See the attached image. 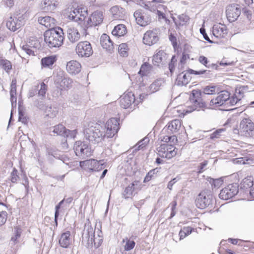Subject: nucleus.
I'll return each instance as SVG.
<instances>
[{"mask_svg": "<svg viewBox=\"0 0 254 254\" xmlns=\"http://www.w3.org/2000/svg\"><path fill=\"white\" fill-rule=\"evenodd\" d=\"M64 39L63 29L59 27L51 28L44 33V41L49 48H59Z\"/></svg>", "mask_w": 254, "mask_h": 254, "instance_id": "1", "label": "nucleus"}, {"mask_svg": "<svg viewBox=\"0 0 254 254\" xmlns=\"http://www.w3.org/2000/svg\"><path fill=\"white\" fill-rule=\"evenodd\" d=\"M84 133L86 138L93 143L100 142L105 138L104 128L97 123H89Z\"/></svg>", "mask_w": 254, "mask_h": 254, "instance_id": "2", "label": "nucleus"}, {"mask_svg": "<svg viewBox=\"0 0 254 254\" xmlns=\"http://www.w3.org/2000/svg\"><path fill=\"white\" fill-rule=\"evenodd\" d=\"M190 106L188 107L186 112L190 113L193 111H204L207 107L206 103L202 99V95L200 90H193L190 97Z\"/></svg>", "mask_w": 254, "mask_h": 254, "instance_id": "3", "label": "nucleus"}, {"mask_svg": "<svg viewBox=\"0 0 254 254\" xmlns=\"http://www.w3.org/2000/svg\"><path fill=\"white\" fill-rule=\"evenodd\" d=\"M215 202V198L212 192L208 190L200 192L195 199L196 206L200 209L212 208Z\"/></svg>", "mask_w": 254, "mask_h": 254, "instance_id": "4", "label": "nucleus"}, {"mask_svg": "<svg viewBox=\"0 0 254 254\" xmlns=\"http://www.w3.org/2000/svg\"><path fill=\"white\" fill-rule=\"evenodd\" d=\"M254 124L249 119H244L240 123L239 128H234L233 132L235 134L252 137L254 135Z\"/></svg>", "mask_w": 254, "mask_h": 254, "instance_id": "5", "label": "nucleus"}, {"mask_svg": "<svg viewBox=\"0 0 254 254\" xmlns=\"http://www.w3.org/2000/svg\"><path fill=\"white\" fill-rule=\"evenodd\" d=\"M54 82L57 88L63 90L71 87L73 81L71 79L65 76L63 71H59L54 76Z\"/></svg>", "mask_w": 254, "mask_h": 254, "instance_id": "6", "label": "nucleus"}, {"mask_svg": "<svg viewBox=\"0 0 254 254\" xmlns=\"http://www.w3.org/2000/svg\"><path fill=\"white\" fill-rule=\"evenodd\" d=\"M94 237L95 230L89 222L84 225L82 235V242L83 244L85 243V246L87 248H91L93 247V240Z\"/></svg>", "mask_w": 254, "mask_h": 254, "instance_id": "7", "label": "nucleus"}, {"mask_svg": "<svg viewBox=\"0 0 254 254\" xmlns=\"http://www.w3.org/2000/svg\"><path fill=\"white\" fill-rule=\"evenodd\" d=\"M74 152L81 159L91 156L93 151L88 144L80 141L76 142L74 146Z\"/></svg>", "mask_w": 254, "mask_h": 254, "instance_id": "8", "label": "nucleus"}, {"mask_svg": "<svg viewBox=\"0 0 254 254\" xmlns=\"http://www.w3.org/2000/svg\"><path fill=\"white\" fill-rule=\"evenodd\" d=\"M75 50L77 55L81 58H88L93 53L91 44L87 41L79 42Z\"/></svg>", "mask_w": 254, "mask_h": 254, "instance_id": "9", "label": "nucleus"}, {"mask_svg": "<svg viewBox=\"0 0 254 254\" xmlns=\"http://www.w3.org/2000/svg\"><path fill=\"white\" fill-rule=\"evenodd\" d=\"M103 127L104 128L105 137H113L119 129V120L114 118L109 119Z\"/></svg>", "mask_w": 254, "mask_h": 254, "instance_id": "10", "label": "nucleus"}, {"mask_svg": "<svg viewBox=\"0 0 254 254\" xmlns=\"http://www.w3.org/2000/svg\"><path fill=\"white\" fill-rule=\"evenodd\" d=\"M158 155L162 158L170 159L175 156L177 150L173 145L167 143L162 144L158 148Z\"/></svg>", "mask_w": 254, "mask_h": 254, "instance_id": "11", "label": "nucleus"}, {"mask_svg": "<svg viewBox=\"0 0 254 254\" xmlns=\"http://www.w3.org/2000/svg\"><path fill=\"white\" fill-rule=\"evenodd\" d=\"M103 15L102 11L96 10L93 12L87 18L86 21H84L85 28H88L92 26H96L102 23Z\"/></svg>", "mask_w": 254, "mask_h": 254, "instance_id": "12", "label": "nucleus"}, {"mask_svg": "<svg viewBox=\"0 0 254 254\" xmlns=\"http://www.w3.org/2000/svg\"><path fill=\"white\" fill-rule=\"evenodd\" d=\"M133 16L137 23L141 26H145L148 25L152 20L151 12L148 11L136 10L134 12Z\"/></svg>", "mask_w": 254, "mask_h": 254, "instance_id": "13", "label": "nucleus"}, {"mask_svg": "<svg viewBox=\"0 0 254 254\" xmlns=\"http://www.w3.org/2000/svg\"><path fill=\"white\" fill-rule=\"evenodd\" d=\"M238 191V186L237 184H229L221 190L219 197L222 199L228 200L236 195Z\"/></svg>", "mask_w": 254, "mask_h": 254, "instance_id": "14", "label": "nucleus"}, {"mask_svg": "<svg viewBox=\"0 0 254 254\" xmlns=\"http://www.w3.org/2000/svg\"><path fill=\"white\" fill-rule=\"evenodd\" d=\"M25 23L24 17L23 15L18 17H10L6 22V27L11 31H15L20 28Z\"/></svg>", "mask_w": 254, "mask_h": 254, "instance_id": "15", "label": "nucleus"}, {"mask_svg": "<svg viewBox=\"0 0 254 254\" xmlns=\"http://www.w3.org/2000/svg\"><path fill=\"white\" fill-rule=\"evenodd\" d=\"M226 14L229 22H234L240 15V8L238 4H232L229 5L227 7Z\"/></svg>", "mask_w": 254, "mask_h": 254, "instance_id": "16", "label": "nucleus"}, {"mask_svg": "<svg viewBox=\"0 0 254 254\" xmlns=\"http://www.w3.org/2000/svg\"><path fill=\"white\" fill-rule=\"evenodd\" d=\"M230 93L226 90L218 93L217 96L211 100L210 105H215L217 107L223 105H227L228 100L229 99Z\"/></svg>", "mask_w": 254, "mask_h": 254, "instance_id": "17", "label": "nucleus"}, {"mask_svg": "<svg viewBox=\"0 0 254 254\" xmlns=\"http://www.w3.org/2000/svg\"><path fill=\"white\" fill-rule=\"evenodd\" d=\"M195 75V70L189 69L180 73L177 78L176 81L178 85L183 86L188 84L191 79V74Z\"/></svg>", "mask_w": 254, "mask_h": 254, "instance_id": "18", "label": "nucleus"}, {"mask_svg": "<svg viewBox=\"0 0 254 254\" xmlns=\"http://www.w3.org/2000/svg\"><path fill=\"white\" fill-rule=\"evenodd\" d=\"M158 32L157 29L146 32L143 38V43L149 46L156 43L159 40Z\"/></svg>", "mask_w": 254, "mask_h": 254, "instance_id": "19", "label": "nucleus"}, {"mask_svg": "<svg viewBox=\"0 0 254 254\" xmlns=\"http://www.w3.org/2000/svg\"><path fill=\"white\" fill-rule=\"evenodd\" d=\"M181 127L179 120H174L169 122L162 129V134H173L178 132Z\"/></svg>", "mask_w": 254, "mask_h": 254, "instance_id": "20", "label": "nucleus"}, {"mask_svg": "<svg viewBox=\"0 0 254 254\" xmlns=\"http://www.w3.org/2000/svg\"><path fill=\"white\" fill-rule=\"evenodd\" d=\"M47 90V85L44 82H42L40 84V86H39V84H37L30 88L28 92V97H32L38 94V96L44 97Z\"/></svg>", "mask_w": 254, "mask_h": 254, "instance_id": "21", "label": "nucleus"}, {"mask_svg": "<svg viewBox=\"0 0 254 254\" xmlns=\"http://www.w3.org/2000/svg\"><path fill=\"white\" fill-rule=\"evenodd\" d=\"M167 58V55L164 51L158 50L153 56L152 62L155 66H159L165 64Z\"/></svg>", "mask_w": 254, "mask_h": 254, "instance_id": "22", "label": "nucleus"}, {"mask_svg": "<svg viewBox=\"0 0 254 254\" xmlns=\"http://www.w3.org/2000/svg\"><path fill=\"white\" fill-rule=\"evenodd\" d=\"M80 166H86L89 170L92 171H98L102 169V164H100L99 162L95 159L86 160L80 162Z\"/></svg>", "mask_w": 254, "mask_h": 254, "instance_id": "23", "label": "nucleus"}, {"mask_svg": "<svg viewBox=\"0 0 254 254\" xmlns=\"http://www.w3.org/2000/svg\"><path fill=\"white\" fill-rule=\"evenodd\" d=\"M135 101L134 94L131 92H128L121 97L120 102V106L124 109L128 108Z\"/></svg>", "mask_w": 254, "mask_h": 254, "instance_id": "24", "label": "nucleus"}, {"mask_svg": "<svg viewBox=\"0 0 254 254\" xmlns=\"http://www.w3.org/2000/svg\"><path fill=\"white\" fill-rule=\"evenodd\" d=\"M164 2L163 0H152L149 1L148 3L146 4L145 6L150 12H155L159 9H163L165 11L167 7L161 4Z\"/></svg>", "mask_w": 254, "mask_h": 254, "instance_id": "25", "label": "nucleus"}, {"mask_svg": "<svg viewBox=\"0 0 254 254\" xmlns=\"http://www.w3.org/2000/svg\"><path fill=\"white\" fill-rule=\"evenodd\" d=\"M165 83V80L163 78H159L155 80L149 86L147 92L151 94L158 91L161 89Z\"/></svg>", "mask_w": 254, "mask_h": 254, "instance_id": "26", "label": "nucleus"}, {"mask_svg": "<svg viewBox=\"0 0 254 254\" xmlns=\"http://www.w3.org/2000/svg\"><path fill=\"white\" fill-rule=\"evenodd\" d=\"M80 64L76 61H71L67 62L66 69L69 74L75 75L79 73L81 70Z\"/></svg>", "mask_w": 254, "mask_h": 254, "instance_id": "27", "label": "nucleus"}, {"mask_svg": "<svg viewBox=\"0 0 254 254\" xmlns=\"http://www.w3.org/2000/svg\"><path fill=\"white\" fill-rule=\"evenodd\" d=\"M139 189V182L134 181L126 188L123 193V197L126 199L128 198L133 194L134 191Z\"/></svg>", "mask_w": 254, "mask_h": 254, "instance_id": "28", "label": "nucleus"}, {"mask_svg": "<svg viewBox=\"0 0 254 254\" xmlns=\"http://www.w3.org/2000/svg\"><path fill=\"white\" fill-rule=\"evenodd\" d=\"M67 36L69 41L74 43L80 39V34L77 29L73 27L68 26L67 29Z\"/></svg>", "mask_w": 254, "mask_h": 254, "instance_id": "29", "label": "nucleus"}, {"mask_svg": "<svg viewBox=\"0 0 254 254\" xmlns=\"http://www.w3.org/2000/svg\"><path fill=\"white\" fill-rule=\"evenodd\" d=\"M226 26L221 24H215L213 26V35L216 38L223 37L227 34Z\"/></svg>", "mask_w": 254, "mask_h": 254, "instance_id": "30", "label": "nucleus"}, {"mask_svg": "<svg viewBox=\"0 0 254 254\" xmlns=\"http://www.w3.org/2000/svg\"><path fill=\"white\" fill-rule=\"evenodd\" d=\"M100 44L101 46L107 51H110L113 49V43L106 34H103L101 36Z\"/></svg>", "mask_w": 254, "mask_h": 254, "instance_id": "31", "label": "nucleus"}, {"mask_svg": "<svg viewBox=\"0 0 254 254\" xmlns=\"http://www.w3.org/2000/svg\"><path fill=\"white\" fill-rule=\"evenodd\" d=\"M110 12L114 19L116 20L123 18L125 14V10L118 5H115L111 7Z\"/></svg>", "mask_w": 254, "mask_h": 254, "instance_id": "32", "label": "nucleus"}, {"mask_svg": "<svg viewBox=\"0 0 254 254\" xmlns=\"http://www.w3.org/2000/svg\"><path fill=\"white\" fill-rule=\"evenodd\" d=\"M71 242L70 232L66 231L63 233L59 239V243L60 246L64 248H67Z\"/></svg>", "mask_w": 254, "mask_h": 254, "instance_id": "33", "label": "nucleus"}, {"mask_svg": "<svg viewBox=\"0 0 254 254\" xmlns=\"http://www.w3.org/2000/svg\"><path fill=\"white\" fill-rule=\"evenodd\" d=\"M243 185L244 188H251L249 190V194L251 196V198H248V200L252 201L254 199L253 198V189L252 188L254 185V178L252 176H249L245 178L243 181Z\"/></svg>", "mask_w": 254, "mask_h": 254, "instance_id": "34", "label": "nucleus"}, {"mask_svg": "<svg viewBox=\"0 0 254 254\" xmlns=\"http://www.w3.org/2000/svg\"><path fill=\"white\" fill-rule=\"evenodd\" d=\"M38 22L46 27H51L54 26L56 23L55 18L51 16H46L44 17H39L38 20Z\"/></svg>", "mask_w": 254, "mask_h": 254, "instance_id": "35", "label": "nucleus"}, {"mask_svg": "<svg viewBox=\"0 0 254 254\" xmlns=\"http://www.w3.org/2000/svg\"><path fill=\"white\" fill-rule=\"evenodd\" d=\"M127 33L126 26L124 24H118L115 26L112 32L113 35L117 37H121Z\"/></svg>", "mask_w": 254, "mask_h": 254, "instance_id": "36", "label": "nucleus"}, {"mask_svg": "<svg viewBox=\"0 0 254 254\" xmlns=\"http://www.w3.org/2000/svg\"><path fill=\"white\" fill-rule=\"evenodd\" d=\"M56 6L55 0H45L41 4L42 8L47 11L52 12L56 9Z\"/></svg>", "mask_w": 254, "mask_h": 254, "instance_id": "37", "label": "nucleus"}, {"mask_svg": "<svg viewBox=\"0 0 254 254\" xmlns=\"http://www.w3.org/2000/svg\"><path fill=\"white\" fill-rule=\"evenodd\" d=\"M243 95H241V91L239 89L236 90V93L230 97L229 95V99L228 100L227 105L233 106L236 105L241 99Z\"/></svg>", "mask_w": 254, "mask_h": 254, "instance_id": "38", "label": "nucleus"}, {"mask_svg": "<svg viewBox=\"0 0 254 254\" xmlns=\"http://www.w3.org/2000/svg\"><path fill=\"white\" fill-rule=\"evenodd\" d=\"M153 71V66L147 63H145L141 65L138 73L142 76H147Z\"/></svg>", "mask_w": 254, "mask_h": 254, "instance_id": "39", "label": "nucleus"}, {"mask_svg": "<svg viewBox=\"0 0 254 254\" xmlns=\"http://www.w3.org/2000/svg\"><path fill=\"white\" fill-rule=\"evenodd\" d=\"M39 45V43L38 42H35L33 45L32 43L29 42V44L24 45L22 47V50L29 56H33L34 53L31 48H37Z\"/></svg>", "mask_w": 254, "mask_h": 254, "instance_id": "40", "label": "nucleus"}, {"mask_svg": "<svg viewBox=\"0 0 254 254\" xmlns=\"http://www.w3.org/2000/svg\"><path fill=\"white\" fill-rule=\"evenodd\" d=\"M56 61L55 56H49L43 58L41 60V64L44 67H49L52 65Z\"/></svg>", "mask_w": 254, "mask_h": 254, "instance_id": "41", "label": "nucleus"}, {"mask_svg": "<svg viewBox=\"0 0 254 254\" xmlns=\"http://www.w3.org/2000/svg\"><path fill=\"white\" fill-rule=\"evenodd\" d=\"M0 65L7 73H9L12 69V64L11 62L2 57H0Z\"/></svg>", "mask_w": 254, "mask_h": 254, "instance_id": "42", "label": "nucleus"}, {"mask_svg": "<svg viewBox=\"0 0 254 254\" xmlns=\"http://www.w3.org/2000/svg\"><path fill=\"white\" fill-rule=\"evenodd\" d=\"M198 61L208 68H217L218 65L215 64H208V61L207 58L203 56H201L199 57Z\"/></svg>", "mask_w": 254, "mask_h": 254, "instance_id": "43", "label": "nucleus"}, {"mask_svg": "<svg viewBox=\"0 0 254 254\" xmlns=\"http://www.w3.org/2000/svg\"><path fill=\"white\" fill-rule=\"evenodd\" d=\"M97 235L96 237H93V243H94V245L95 248H99L103 242V237H102V231L99 229L98 230L97 232Z\"/></svg>", "mask_w": 254, "mask_h": 254, "instance_id": "44", "label": "nucleus"}, {"mask_svg": "<svg viewBox=\"0 0 254 254\" xmlns=\"http://www.w3.org/2000/svg\"><path fill=\"white\" fill-rule=\"evenodd\" d=\"M79 9L78 8H74L73 10L71 11L68 15L69 19L74 21H82V18L79 16Z\"/></svg>", "mask_w": 254, "mask_h": 254, "instance_id": "45", "label": "nucleus"}, {"mask_svg": "<svg viewBox=\"0 0 254 254\" xmlns=\"http://www.w3.org/2000/svg\"><path fill=\"white\" fill-rule=\"evenodd\" d=\"M45 115L50 118H54L56 116L58 113V110L56 108L52 106H47L45 109Z\"/></svg>", "mask_w": 254, "mask_h": 254, "instance_id": "46", "label": "nucleus"}, {"mask_svg": "<svg viewBox=\"0 0 254 254\" xmlns=\"http://www.w3.org/2000/svg\"><path fill=\"white\" fill-rule=\"evenodd\" d=\"M65 127L62 124H59L53 127V132L63 136H65L66 132H65Z\"/></svg>", "mask_w": 254, "mask_h": 254, "instance_id": "47", "label": "nucleus"}, {"mask_svg": "<svg viewBox=\"0 0 254 254\" xmlns=\"http://www.w3.org/2000/svg\"><path fill=\"white\" fill-rule=\"evenodd\" d=\"M192 228L190 227H184L179 232L180 240H181L191 233Z\"/></svg>", "mask_w": 254, "mask_h": 254, "instance_id": "48", "label": "nucleus"}, {"mask_svg": "<svg viewBox=\"0 0 254 254\" xmlns=\"http://www.w3.org/2000/svg\"><path fill=\"white\" fill-rule=\"evenodd\" d=\"M195 75H199L202 77L207 78H210L213 76L212 71L207 69L195 71Z\"/></svg>", "mask_w": 254, "mask_h": 254, "instance_id": "49", "label": "nucleus"}, {"mask_svg": "<svg viewBox=\"0 0 254 254\" xmlns=\"http://www.w3.org/2000/svg\"><path fill=\"white\" fill-rule=\"evenodd\" d=\"M125 242H126L124 246L125 251H129L134 248L135 245L134 241H131L128 239L127 238H126L123 240V243H125Z\"/></svg>", "mask_w": 254, "mask_h": 254, "instance_id": "50", "label": "nucleus"}, {"mask_svg": "<svg viewBox=\"0 0 254 254\" xmlns=\"http://www.w3.org/2000/svg\"><path fill=\"white\" fill-rule=\"evenodd\" d=\"M128 48L126 43H122L119 46L118 51L120 55L122 57H127V51Z\"/></svg>", "mask_w": 254, "mask_h": 254, "instance_id": "51", "label": "nucleus"}, {"mask_svg": "<svg viewBox=\"0 0 254 254\" xmlns=\"http://www.w3.org/2000/svg\"><path fill=\"white\" fill-rule=\"evenodd\" d=\"M217 87L214 85L207 86L203 89V94H215L218 90L216 91Z\"/></svg>", "mask_w": 254, "mask_h": 254, "instance_id": "52", "label": "nucleus"}, {"mask_svg": "<svg viewBox=\"0 0 254 254\" xmlns=\"http://www.w3.org/2000/svg\"><path fill=\"white\" fill-rule=\"evenodd\" d=\"M21 233V229H20V228L16 227L14 228V236L12 237L11 238V241L14 244H16L17 242V239L20 237Z\"/></svg>", "mask_w": 254, "mask_h": 254, "instance_id": "53", "label": "nucleus"}, {"mask_svg": "<svg viewBox=\"0 0 254 254\" xmlns=\"http://www.w3.org/2000/svg\"><path fill=\"white\" fill-rule=\"evenodd\" d=\"M19 180V177L18 176V171L15 168H14L11 173L10 180L12 183H17Z\"/></svg>", "mask_w": 254, "mask_h": 254, "instance_id": "54", "label": "nucleus"}, {"mask_svg": "<svg viewBox=\"0 0 254 254\" xmlns=\"http://www.w3.org/2000/svg\"><path fill=\"white\" fill-rule=\"evenodd\" d=\"M163 10H164L159 9V10L156 11L159 20L161 21L162 19H163L166 21V23L169 22V20L166 18V15Z\"/></svg>", "mask_w": 254, "mask_h": 254, "instance_id": "55", "label": "nucleus"}, {"mask_svg": "<svg viewBox=\"0 0 254 254\" xmlns=\"http://www.w3.org/2000/svg\"><path fill=\"white\" fill-rule=\"evenodd\" d=\"M177 59L175 56H173L172 57L170 63L169 64V68L170 71L172 73L175 69V64H176Z\"/></svg>", "mask_w": 254, "mask_h": 254, "instance_id": "56", "label": "nucleus"}, {"mask_svg": "<svg viewBox=\"0 0 254 254\" xmlns=\"http://www.w3.org/2000/svg\"><path fill=\"white\" fill-rule=\"evenodd\" d=\"M177 205V202L176 200H173L170 204V206L171 207V213L170 216L169 217L170 219L173 218L175 214H176V206Z\"/></svg>", "mask_w": 254, "mask_h": 254, "instance_id": "57", "label": "nucleus"}, {"mask_svg": "<svg viewBox=\"0 0 254 254\" xmlns=\"http://www.w3.org/2000/svg\"><path fill=\"white\" fill-rule=\"evenodd\" d=\"M157 168L150 170L145 176L144 179V182H149L152 178L154 176V175L158 171L157 170Z\"/></svg>", "mask_w": 254, "mask_h": 254, "instance_id": "58", "label": "nucleus"}, {"mask_svg": "<svg viewBox=\"0 0 254 254\" xmlns=\"http://www.w3.org/2000/svg\"><path fill=\"white\" fill-rule=\"evenodd\" d=\"M178 18L179 19L180 22L179 23V25H184L186 24L190 19L189 17L185 14H181L178 16Z\"/></svg>", "mask_w": 254, "mask_h": 254, "instance_id": "59", "label": "nucleus"}, {"mask_svg": "<svg viewBox=\"0 0 254 254\" xmlns=\"http://www.w3.org/2000/svg\"><path fill=\"white\" fill-rule=\"evenodd\" d=\"M149 141V138L147 137H144L143 139L139 141L137 143L138 149H142L144 147L148 144Z\"/></svg>", "mask_w": 254, "mask_h": 254, "instance_id": "60", "label": "nucleus"}, {"mask_svg": "<svg viewBox=\"0 0 254 254\" xmlns=\"http://www.w3.org/2000/svg\"><path fill=\"white\" fill-rule=\"evenodd\" d=\"M7 212L5 211L0 212V226L3 225L7 220Z\"/></svg>", "mask_w": 254, "mask_h": 254, "instance_id": "61", "label": "nucleus"}, {"mask_svg": "<svg viewBox=\"0 0 254 254\" xmlns=\"http://www.w3.org/2000/svg\"><path fill=\"white\" fill-rule=\"evenodd\" d=\"M18 120L24 125H26L28 123L27 118L24 116L23 113L20 110H19Z\"/></svg>", "mask_w": 254, "mask_h": 254, "instance_id": "62", "label": "nucleus"}, {"mask_svg": "<svg viewBox=\"0 0 254 254\" xmlns=\"http://www.w3.org/2000/svg\"><path fill=\"white\" fill-rule=\"evenodd\" d=\"M65 132H66V134H65L64 137H69L70 138H74L76 136V131L75 130H70L65 129Z\"/></svg>", "mask_w": 254, "mask_h": 254, "instance_id": "63", "label": "nucleus"}, {"mask_svg": "<svg viewBox=\"0 0 254 254\" xmlns=\"http://www.w3.org/2000/svg\"><path fill=\"white\" fill-rule=\"evenodd\" d=\"M223 181L221 179H217L213 180V182L212 183V186L214 188H219L223 184Z\"/></svg>", "mask_w": 254, "mask_h": 254, "instance_id": "64", "label": "nucleus"}]
</instances>
